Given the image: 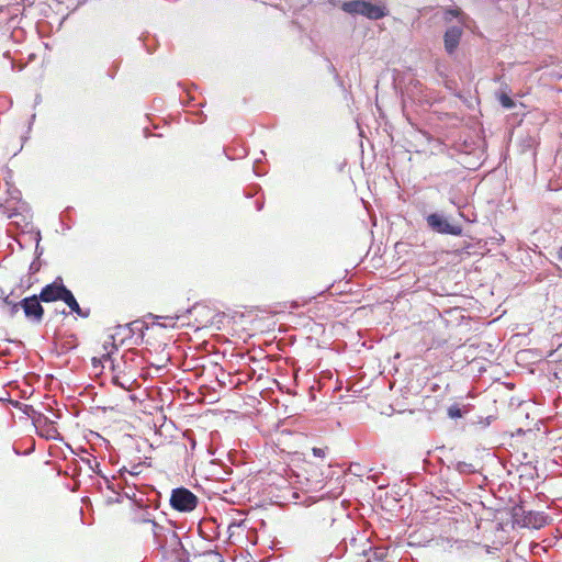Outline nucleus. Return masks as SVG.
<instances>
[{
	"label": "nucleus",
	"mask_w": 562,
	"mask_h": 562,
	"mask_svg": "<svg viewBox=\"0 0 562 562\" xmlns=\"http://www.w3.org/2000/svg\"><path fill=\"white\" fill-rule=\"evenodd\" d=\"M341 9L347 13L360 14L371 20H379L386 15L384 7L368 1H347L342 3Z\"/></svg>",
	"instance_id": "1"
},
{
	"label": "nucleus",
	"mask_w": 562,
	"mask_h": 562,
	"mask_svg": "<svg viewBox=\"0 0 562 562\" xmlns=\"http://www.w3.org/2000/svg\"><path fill=\"white\" fill-rule=\"evenodd\" d=\"M427 226L435 233L443 235L460 236L463 228L461 225L449 221L443 213L435 212L426 216Z\"/></svg>",
	"instance_id": "2"
},
{
	"label": "nucleus",
	"mask_w": 562,
	"mask_h": 562,
	"mask_svg": "<svg viewBox=\"0 0 562 562\" xmlns=\"http://www.w3.org/2000/svg\"><path fill=\"white\" fill-rule=\"evenodd\" d=\"M170 505L178 512H192L198 505V497L188 488L178 487L171 492Z\"/></svg>",
	"instance_id": "3"
},
{
	"label": "nucleus",
	"mask_w": 562,
	"mask_h": 562,
	"mask_svg": "<svg viewBox=\"0 0 562 562\" xmlns=\"http://www.w3.org/2000/svg\"><path fill=\"white\" fill-rule=\"evenodd\" d=\"M143 522H150L151 524V531L154 539L156 543L160 548H165L166 546H176L180 544L179 538L173 529L170 527H164L159 524H157L155 520H151L150 518H142Z\"/></svg>",
	"instance_id": "4"
},
{
	"label": "nucleus",
	"mask_w": 562,
	"mask_h": 562,
	"mask_svg": "<svg viewBox=\"0 0 562 562\" xmlns=\"http://www.w3.org/2000/svg\"><path fill=\"white\" fill-rule=\"evenodd\" d=\"M25 317L33 323H41L44 315V308L41 305V299L32 295L20 301Z\"/></svg>",
	"instance_id": "5"
},
{
	"label": "nucleus",
	"mask_w": 562,
	"mask_h": 562,
	"mask_svg": "<svg viewBox=\"0 0 562 562\" xmlns=\"http://www.w3.org/2000/svg\"><path fill=\"white\" fill-rule=\"evenodd\" d=\"M68 289L64 285L61 278H57L53 283L45 285L41 293L40 299L42 302L61 301L67 294Z\"/></svg>",
	"instance_id": "6"
},
{
	"label": "nucleus",
	"mask_w": 562,
	"mask_h": 562,
	"mask_svg": "<svg viewBox=\"0 0 562 562\" xmlns=\"http://www.w3.org/2000/svg\"><path fill=\"white\" fill-rule=\"evenodd\" d=\"M462 35V29L460 26H451L445 33V48L448 54H453L457 49L460 38Z\"/></svg>",
	"instance_id": "7"
},
{
	"label": "nucleus",
	"mask_w": 562,
	"mask_h": 562,
	"mask_svg": "<svg viewBox=\"0 0 562 562\" xmlns=\"http://www.w3.org/2000/svg\"><path fill=\"white\" fill-rule=\"evenodd\" d=\"M548 517L540 512H529L525 517V525L533 528H541L547 524Z\"/></svg>",
	"instance_id": "8"
},
{
	"label": "nucleus",
	"mask_w": 562,
	"mask_h": 562,
	"mask_svg": "<svg viewBox=\"0 0 562 562\" xmlns=\"http://www.w3.org/2000/svg\"><path fill=\"white\" fill-rule=\"evenodd\" d=\"M67 304V306L71 310V312L78 314L81 317H88L89 311L83 312L81 307L79 306L77 300L75 299L74 294L70 290L67 291V294H65L64 299L61 300Z\"/></svg>",
	"instance_id": "9"
},
{
	"label": "nucleus",
	"mask_w": 562,
	"mask_h": 562,
	"mask_svg": "<svg viewBox=\"0 0 562 562\" xmlns=\"http://www.w3.org/2000/svg\"><path fill=\"white\" fill-rule=\"evenodd\" d=\"M127 327L132 335L137 334L140 339L144 336V330L148 329V326L143 321H139V319L131 322L127 325Z\"/></svg>",
	"instance_id": "10"
},
{
	"label": "nucleus",
	"mask_w": 562,
	"mask_h": 562,
	"mask_svg": "<svg viewBox=\"0 0 562 562\" xmlns=\"http://www.w3.org/2000/svg\"><path fill=\"white\" fill-rule=\"evenodd\" d=\"M454 470L462 475H468L476 472V468L474 467V464L464 461H458L454 464Z\"/></svg>",
	"instance_id": "11"
},
{
	"label": "nucleus",
	"mask_w": 562,
	"mask_h": 562,
	"mask_svg": "<svg viewBox=\"0 0 562 562\" xmlns=\"http://www.w3.org/2000/svg\"><path fill=\"white\" fill-rule=\"evenodd\" d=\"M3 306L8 307V314L10 317H14L20 308H22L20 302L14 303L10 300L9 295L3 299Z\"/></svg>",
	"instance_id": "12"
},
{
	"label": "nucleus",
	"mask_w": 562,
	"mask_h": 562,
	"mask_svg": "<svg viewBox=\"0 0 562 562\" xmlns=\"http://www.w3.org/2000/svg\"><path fill=\"white\" fill-rule=\"evenodd\" d=\"M499 102L505 109H513L515 106L513 99L505 93L499 95Z\"/></svg>",
	"instance_id": "13"
},
{
	"label": "nucleus",
	"mask_w": 562,
	"mask_h": 562,
	"mask_svg": "<svg viewBox=\"0 0 562 562\" xmlns=\"http://www.w3.org/2000/svg\"><path fill=\"white\" fill-rule=\"evenodd\" d=\"M448 416L450 418H459V417L462 416V411H461V408L458 405H451L448 408Z\"/></svg>",
	"instance_id": "14"
},
{
	"label": "nucleus",
	"mask_w": 562,
	"mask_h": 562,
	"mask_svg": "<svg viewBox=\"0 0 562 562\" xmlns=\"http://www.w3.org/2000/svg\"><path fill=\"white\" fill-rule=\"evenodd\" d=\"M368 554V560L367 562H372L371 558L374 557V559L378 561V562H382V559H383V553L382 552H379L378 550H370Z\"/></svg>",
	"instance_id": "15"
},
{
	"label": "nucleus",
	"mask_w": 562,
	"mask_h": 562,
	"mask_svg": "<svg viewBox=\"0 0 562 562\" xmlns=\"http://www.w3.org/2000/svg\"><path fill=\"white\" fill-rule=\"evenodd\" d=\"M327 448H316L312 449L313 456L317 458H324L326 456Z\"/></svg>",
	"instance_id": "16"
},
{
	"label": "nucleus",
	"mask_w": 562,
	"mask_h": 562,
	"mask_svg": "<svg viewBox=\"0 0 562 562\" xmlns=\"http://www.w3.org/2000/svg\"><path fill=\"white\" fill-rule=\"evenodd\" d=\"M205 307L204 306H200V305H194L192 310H190L189 312H195V313H199L200 311H204Z\"/></svg>",
	"instance_id": "17"
},
{
	"label": "nucleus",
	"mask_w": 562,
	"mask_h": 562,
	"mask_svg": "<svg viewBox=\"0 0 562 562\" xmlns=\"http://www.w3.org/2000/svg\"><path fill=\"white\" fill-rule=\"evenodd\" d=\"M557 258L558 260L562 261V246L558 249Z\"/></svg>",
	"instance_id": "18"
},
{
	"label": "nucleus",
	"mask_w": 562,
	"mask_h": 562,
	"mask_svg": "<svg viewBox=\"0 0 562 562\" xmlns=\"http://www.w3.org/2000/svg\"><path fill=\"white\" fill-rule=\"evenodd\" d=\"M113 382H114L116 385H119V386H121V387L125 389V386H124L122 383H120V380H119L116 376H115V378H113Z\"/></svg>",
	"instance_id": "19"
},
{
	"label": "nucleus",
	"mask_w": 562,
	"mask_h": 562,
	"mask_svg": "<svg viewBox=\"0 0 562 562\" xmlns=\"http://www.w3.org/2000/svg\"><path fill=\"white\" fill-rule=\"evenodd\" d=\"M138 467H139V465H135V467L133 468V471H130V474H132V475H137V474H138V471H137Z\"/></svg>",
	"instance_id": "20"
},
{
	"label": "nucleus",
	"mask_w": 562,
	"mask_h": 562,
	"mask_svg": "<svg viewBox=\"0 0 562 562\" xmlns=\"http://www.w3.org/2000/svg\"><path fill=\"white\" fill-rule=\"evenodd\" d=\"M7 295H4L2 289L0 288V301H1V304L3 305V299Z\"/></svg>",
	"instance_id": "21"
},
{
	"label": "nucleus",
	"mask_w": 562,
	"mask_h": 562,
	"mask_svg": "<svg viewBox=\"0 0 562 562\" xmlns=\"http://www.w3.org/2000/svg\"><path fill=\"white\" fill-rule=\"evenodd\" d=\"M165 318L173 322L175 319L179 318V316H176V317L167 316Z\"/></svg>",
	"instance_id": "22"
},
{
	"label": "nucleus",
	"mask_w": 562,
	"mask_h": 562,
	"mask_svg": "<svg viewBox=\"0 0 562 562\" xmlns=\"http://www.w3.org/2000/svg\"><path fill=\"white\" fill-rule=\"evenodd\" d=\"M263 204L262 203H259L257 202V210L260 211L262 209Z\"/></svg>",
	"instance_id": "23"
},
{
	"label": "nucleus",
	"mask_w": 562,
	"mask_h": 562,
	"mask_svg": "<svg viewBox=\"0 0 562 562\" xmlns=\"http://www.w3.org/2000/svg\"><path fill=\"white\" fill-rule=\"evenodd\" d=\"M110 352H111V351H108V355H106V356H105V358H104L105 360H111Z\"/></svg>",
	"instance_id": "24"
}]
</instances>
